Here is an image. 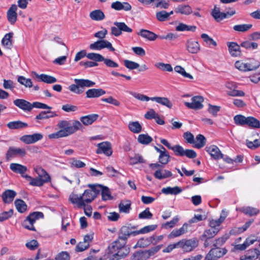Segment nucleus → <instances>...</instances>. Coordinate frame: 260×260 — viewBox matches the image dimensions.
<instances>
[{
    "label": "nucleus",
    "mask_w": 260,
    "mask_h": 260,
    "mask_svg": "<svg viewBox=\"0 0 260 260\" xmlns=\"http://www.w3.org/2000/svg\"><path fill=\"white\" fill-rule=\"evenodd\" d=\"M95 198V193H92V190L86 189L80 196L75 193L70 195L69 200L73 204H76L78 208L85 207L86 203H91Z\"/></svg>",
    "instance_id": "1"
},
{
    "label": "nucleus",
    "mask_w": 260,
    "mask_h": 260,
    "mask_svg": "<svg viewBox=\"0 0 260 260\" xmlns=\"http://www.w3.org/2000/svg\"><path fill=\"white\" fill-rule=\"evenodd\" d=\"M75 84H71L69 86V90L76 94H81L83 91L84 87H92L95 83L88 79H78L74 80Z\"/></svg>",
    "instance_id": "2"
},
{
    "label": "nucleus",
    "mask_w": 260,
    "mask_h": 260,
    "mask_svg": "<svg viewBox=\"0 0 260 260\" xmlns=\"http://www.w3.org/2000/svg\"><path fill=\"white\" fill-rule=\"evenodd\" d=\"M57 126L61 129L55 133L49 135L48 136L49 139H57L70 135L69 132L66 131L68 129V128L70 127L69 121L67 120L60 121L57 124Z\"/></svg>",
    "instance_id": "3"
},
{
    "label": "nucleus",
    "mask_w": 260,
    "mask_h": 260,
    "mask_svg": "<svg viewBox=\"0 0 260 260\" xmlns=\"http://www.w3.org/2000/svg\"><path fill=\"white\" fill-rule=\"evenodd\" d=\"M44 214L41 212H35L29 214L26 219L23 221L22 226L24 228L30 231H36L34 223L36 220L43 218Z\"/></svg>",
    "instance_id": "4"
},
{
    "label": "nucleus",
    "mask_w": 260,
    "mask_h": 260,
    "mask_svg": "<svg viewBox=\"0 0 260 260\" xmlns=\"http://www.w3.org/2000/svg\"><path fill=\"white\" fill-rule=\"evenodd\" d=\"M114 26L111 27V34L115 37L120 36L123 32L131 33L133 29L124 22H115Z\"/></svg>",
    "instance_id": "5"
},
{
    "label": "nucleus",
    "mask_w": 260,
    "mask_h": 260,
    "mask_svg": "<svg viewBox=\"0 0 260 260\" xmlns=\"http://www.w3.org/2000/svg\"><path fill=\"white\" fill-rule=\"evenodd\" d=\"M160 247L159 246H155L147 251H139L134 254V260H146L150 256L157 252Z\"/></svg>",
    "instance_id": "6"
},
{
    "label": "nucleus",
    "mask_w": 260,
    "mask_h": 260,
    "mask_svg": "<svg viewBox=\"0 0 260 260\" xmlns=\"http://www.w3.org/2000/svg\"><path fill=\"white\" fill-rule=\"evenodd\" d=\"M225 248L215 246L210 250L206 255L204 260H216L223 256L226 253Z\"/></svg>",
    "instance_id": "7"
},
{
    "label": "nucleus",
    "mask_w": 260,
    "mask_h": 260,
    "mask_svg": "<svg viewBox=\"0 0 260 260\" xmlns=\"http://www.w3.org/2000/svg\"><path fill=\"white\" fill-rule=\"evenodd\" d=\"M89 48L93 50H101L104 48H108L111 51H114L115 49L112 47L111 43L105 40H100L91 44Z\"/></svg>",
    "instance_id": "8"
},
{
    "label": "nucleus",
    "mask_w": 260,
    "mask_h": 260,
    "mask_svg": "<svg viewBox=\"0 0 260 260\" xmlns=\"http://www.w3.org/2000/svg\"><path fill=\"white\" fill-rule=\"evenodd\" d=\"M203 101L204 98L203 96H195L191 98V102H184V105L189 109L199 110L203 108Z\"/></svg>",
    "instance_id": "9"
},
{
    "label": "nucleus",
    "mask_w": 260,
    "mask_h": 260,
    "mask_svg": "<svg viewBox=\"0 0 260 260\" xmlns=\"http://www.w3.org/2000/svg\"><path fill=\"white\" fill-rule=\"evenodd\" d=\"M26 153V151L24 148L10 147L7 151L6 157L7 160H8L12 158L17 156H24L25 155Z\"/></svg>",
    "instance_id": "10"
},
{
    "label": "nucleus",
    "mask_w": 260,
    "mask_h": 260,
    "mask_svg": "<svg viewBox=\"0 0 260 260\" xmlns=\"http://www.w3.org/2000/svg\"><path fill=\"white\" fill-rule=\"evenodd\" d=\"M98 149L96 153L98 154L104 153L109 156L112 154L111 145L109 142H103L97 145Z\"/></svg>",
    "instance_id": "11"
},
{
    "label": "nucleus",
    "mask_w": 260,
    "mask_h": 260,
    "mask_svg": "<svg viewBox=\"0 0 260 260\" xmlns=\"http://www.w3.org/2000/svg\"><path fill=\"white\" fill-rule=\"evenodd\" d=\"M43 138L42 134L40 133H36L32 135H26L22 136L20 140L27 144H33L39 140H41Z\"/></svg>",
    "instance_id": "12"
},
{
    "label": "nucleus",
    "mask_w": 260,
    "mask_h": 260,
    "mask_svg": "<svg viewBox=\"0 0 260 260\" xmlns=\"http://www.w3.org/2000/svg\"><path fill=\"white\" fill-rule=\"evenodd\" d=\"M235 13V11H232L231 13L227 12L226 13L221 12L219 8L215 6L214 9L212 11L211 15L217 22H219L226 18L228 15L231 16Z\"/></svg>",
    "instance_id": "13"
},
{
    "label": "nucleus",
    "mask_w": 260,
    "mask_h": 260,
    "mask_svg": "<svg viewBox=\"0 0 260 260\" xmlns=\"http://www.w3.org/2000/svg\"><path fill=\"white\" fill-rule=\"evenodd\" d=\"M13 103L24 111L30 112L32 109V104L23 99H16L13 101Z\"/></svg>",
    "instance_id": "14"
},
{
    "label": "nucleus",
    "mask_w": 260,
    "mask_h": 260,
    "mask_svg": "<svg viewBox=\"0 0 260 260\" xmlns=\"http://www.w3.org/2000/svg\"><path fill=\"white\" fill-rule=\"evenodd\" d=\"M17 6L15 4L11 5L7 12V17L8 20L11 24H14L17 19Z\"/></svg>",
    "instance_id": "15"
},
{
    "label": "nucleus",
    "mask_w": 260,
    "mask_h": 260,
    "mask_svg": "<svg viewBox=\"0 0 260 260\" xmlns=\"http://www.w3.org/2000/svg\"><path fill=\"white\" fill-rule=\"evenodd\" d=\"M206 150L210 154L211 156L214 159H219L223 158L222 154L217 146L216 145H211L206 147Z\"/></svg>",
    "instance_id": "16"
},
{
    "label": "nucleus",
    "mask_w": 260,
    "mask_h": 260,
    "mask_svg": "<svg viewBox=\"0 0 260 260\" xmlns=\"http://www.w3.org/2000/svg\"><path fill=\"white\" fill-rule=\"evenodd\" d=\"M188 227V224L187 223H184L180 229L173 230L172 232L168 235V238L173 239L183 235L187 232Z\"/></svg>",
    "instance_id": "17"
},
{
    "label": "nucleus",
    "mask_w": 260,
    "mask_h": 260,
    "mask_svg": "<svg viewBox=\"0 0 260 260\" xmlns=\"http://www.w3.org/2000/svg\"><path fill=\"white\" fill-rule=\"evenodd\" d=\"M187 51L191 53H197L200 50V45L198 42L188 40L186 43Z\"/></svg>",
    "instance_id": "18"
},
{
    "label": "nucleus",
    "mask_w": 260,
    "mask_h": 260,
    "mask_svg": "<svg viewBox=\"0 0 260 260\" xmlns=\"http://www.w3.org/2000/svg\"><path fill=\"white\" fill-rule=\"evenodd\" d=\"M118 245H109L106 249L104 255V259H109V260H114V258L116 257V255L118 250Z\"/></svg>",
    "instance_id": "19"
},
{
    "label": "nucleus",
    "mask_w": 260,
    "mask_h": 260,
    "mask_svg": "<svg viewBox=\"0 0 260 260\" xmlns=\"http://www.w3.org/2000/svg\"><path fill=\"white\" fill-rule=\"evenodd\" d=\"M111 7L117 11L124 10L125 11H128L131 10L132 9L131 5L128 3H121L119 1L112 3Z\"/></svg>",
    "instance_id": "20"
},
{
    "label": "nucleus",
    "mask_w": 260,
    "mask_h": 260,
    "mask_svg": "<svg viewBox=\"0 0 260 260\" xmlns=\"http://www.w3.org/2000/svg\"><path fill=\"white\" fill-rule=\"evenodd\" d=\"M16 196V192L11 189H7L2 194V198L5 203H11Z\"/></svg>",
    "instance_id": "21"
},
{
    "label": "nucleus",
    "mask_w": 260,
    "mask_h": 260,
    "mask_svg": "<svg viewBox=\"0 0 260 260\" xmlns=\"http://www.w3.org/2000/svg\"><path fill=\"white\" fill-rule=\"evenodd\" d=\"M106 93V91L101 89L92 88L87 90L86 92L87 98H96L100 97Z\"/></svg>",
    "instance_id": "22"
},
{
    "label": "nucleus",
    "mask_w": 260,
    "mask_h": 260,
    "mask_svg": "<svg viewBox=\"0 0 260 260\" xmlns=\"http://www.w3.org/2000/svg\"><path fill=\"white\" fill-rule=\"evenodd\" d=\"M118 250L116 254L117 257L114 258V260H119L122 257L126 255L129 252V248L127 245H118Z\"/></svg>",
    "instance_id": "23"
},
{
    "label": "nucleus",
    "mask_w": 260,
    "mask_h": 260,
    "mask_svg": "<svg viewBox=\"0 0 260 260\" xmlns=\"http://www.w3.org/2000/svg\"><path fill=\"white\" fill-rule=\"evenodd\" d=\"M260 254L259 251L257 249H250L247 251L244 256L240 257V260H252L258 257Z\"/></svg>",
    "instance_id": "24"
},
{
    "label": "nucleus",
    "mask_w": 260,
    "mask_h": 260,
    "mask_svg": "<svg viewBox=\"0 0 260 260\" xmlns=\"http://www.w3.org/2000/svg\"><path fill=\"white\" fill-rule=\"evenodd\" d=\"M219 232V230H215L213 229H209L206 230L203 235H202L200 237V240L202 242H207L208 239L212 238L214 237Z\"/></svg>",
    "instance_id": "25"
},
{
    "label": "nucleus",
    "mask_w": 260,
    "mask_h": 260,
    "mask_svg": "<svg viewBox=\"0 0 260 260\" xmlns=\"http://www.w3.org/2000/svg\"><path fill=\"white\" fill-rule=\"evenodd\" d=\"M35 171L38 175L37 177H38L40 179L44 181V183L50 181V177L49 175L42 168L37 167L35 169Z\"/></svg>",
    "instance_id": "26"
},
{
    "label": "nucleus",
    "mask_w": 260,
    "mask_h": 260,
    "mask_svg": "<svg viewBox=\"0 0 260 260\" xmlns=\"http://www.w3.org/2000/svg\"><path fill=\"white\" fill-rule=\"evenodd\" d=\"M99 115L95 114H89L80 117L81 122L85 125H89L94 122L98 118Z\"/></svg>",
    "instance_id": "27"
},
{
    "label": "nucleus",
    "mask_w": 260,
    "mask_h": 260,
    "mask_svg": "<svg viewBox=\"0 0 260 260\" xmlns=\"http://www.w3.org/2000/svg\"><path fill=\"white\" fill-rule=\"evenodd\" d=\"M33 73L37 78H39L41 81L45 83L52 84L57 82V79L53 76L44 74L39 75L36 72H34Z\"/></svg>",
    "instance_id": "28"
},
{
    "label": "nucleus",
    "mask_w": 260,
    "mask_h": 260,
    "mask_svg": "<svg viewBox=\"0 0 260 260\" xmlns=\"http://www.w3.org/2000/svg\"><path fill=\"white\" fill-rule=\"evenodd\" d=\"M13 32L6 34L2 40V46L7 49H11L13 44Z\"/></svg>",
    "instance_id": "29"
},
{
    "label": "nucleus",
    "mask_w": 260,
    "mask_h": 260,
    "mask_svg": "<svg viewBox=\"0 0 260 260\" xmlns=\"http://www.w3.org/2000/svg\"><path fill=\"white\" fill-rule=\"evenodd\" d=\"M10 169L14 173L21 175L24 174L27 171L26 166L17 163H12L10 165Z\"/></svg>",
    "instance_id": "30"
},
{
    "label": "nucleus",
    "mask_w": 260,
    "mask_h": 260,
    "mask_svg": "<svg viewBox=\"0 0 260 260\" xmlns=\"http://www.w3.org/2000/svg\"><path fill=\"white\" fill-rule=\"evenodd\" d=\"M89 17L93 20L99 21L104 20L105 15L101 10L98 9L91 11L89 14Z\"/></svg>",
    "instance_id": "31"
},
{
    "label": "nucleus",
    "mask_w": 260,
    "mask_h": 260,
    "mask_svg": "<svg viewBox=\"0 0 260 260\" xmlns=\"http://www.w3.org/2000/svg\"><path fill=\"white\" fill-rule=\"evenodd\" d=\"M229 50L230 54L233 56H239L241 55L240 46L235 42L228 43Z\"/></svg>",
    "instance_id": "32"
},
{
    "label": "nucleus",
    "mask_w": 260,
    "mask_h": 260,
    "mask_svg": "<svg viewBox=\"0 0 260 260\" xmlns=\"http://www.w3.org/2000/svg\"><path fill=\"white\" fill-rule=\"evenodd\" d=\"M239 210L249 216H255L259 212L258 209L249 206L241 207L239 209Z\"/></svg>",
    "instance_id": "33"
},
{
    "label": "nucleus",
    "mask_w": 260,
    "mask_h": 260,
    "mask_svg": "<svg viewBox=\"0 0 260 260\" xmlns=\"http://www.w3.org/2000/svg\"><path fill=\"white\" fill-rule=\"evenodd\" d=\"M151 101H155L156 103L163 106H165L169 108H171L173 106L172 103L169 101V100L165 97H152L151 98Z\"/></svg>",
    "instance_id": "34"
},
{
    "label": "nucleus",
    "mask_w": 260,
    "mask_h": 260,
    "mask_svg": "<svg viewBox=\"0 0 260 260\" xmlns=\"http://www.w3.org/2000/svg\"><path fill=\"white\" fill-rule=\"evenodd\" d=\"M137 34L150 41H154L157 37V36L153 32L144 29L140 30Z\"/></svg>",
    "instance_id": "35"
},
{
    "label": "nucleus",
    "mask_w": 260,
    "mask_h": 260,
    "mask_svg": "<svg viewBox=\"0 0 260 260\" xmlns=\"http://www.w3.org/2000/svg\"><path fill=\"white\" fill-rule=\"evenodd\" d=\"M7 125L10 129H15L26 127L28 126V124L21 121H14L8 123Z\"/></svg>",
    "instance_id": "36"
},
{
    "label": "nucleus",
    "mask_w": 260,
    "mask_h": 260,
    "mask_svg": "<svg viewBox=\"0 0 260 260\" xmlns=\"http://www.w3.org/2000/svg\"><path fill=\"white\" fill-rule=\"evenodd\" d=\"M175 12L177 13L187 15L192 13V9L188 5H180L175 9Z\"/></svg>",
    "instance_id": "37"
},
{
    "label": "nucleus",
    "mask_w": 260,
    "mask_h": 260,
    "mask_svg": "<svg viewBox=\"0 0 260 260\" xmlns=\"http://www.w3.org/2000/svg\"><path fill=\"white\" fill-rule=\"evenodd\" d=\"M129 237V227L123 226L120 230L118 234V238L124 242H126L127 238Z\"/></svg>",
    "instance_id": "38"
},
{
    "label": "nucleus",
    "mask_w": 260,
    "mask_h": 260,
    "mask_svg": "<svg viewBox=\"0 0 260 260\" xmlns=\"http://www.w3.org/2000/svg\"><path fill=\"white\" fill-rule=\"evenodd\" d=\"M172 175V173L171 172L166 170H158L154 174V177L160 180L171 177Z\"/></svg>",
    "instance_id": "39"
},
{
    "label": "nucleus",
    "mask_w": 260,
    "mask_h": 260,
    "mask_svg": "<svg viewBox=\"0 0 260 260\" xmlns=\"http://www.w3.org/2000/svg\"><path fill=\"white\" fill-rule=\"evenodd\" d=\"M128 127L135 134H138L142 131V126L138 121H130L128 124Z\"/></svg>",
    "instance_id": "40"
},
{
    "label": "nucleus",
    "mask_w": 260,
    "mask_h": 260,
    "mask_svg": "<svg viewBox=\"0 0 260 260\" xmlns=\"http://www.w3.org/2000/svg\"><path fill=\"white\" fill-rule=\"evenodd\" d=\"M162 149H163V152H161V154H159V162L161 165H166L169 161V158L170 156L169 154V153L166 151L165 147L162 146H160Z\"/></svg>",
    "instance_id": "41"
},
{
    "label": "nucleus",
    "mask_w": 260,
    "mask_h": 260,
    "mask_svg": "<svg viewBox=\"0 0 260 260\" xmlns=\"http://www.w3.org/2000/svg\"><path fill=\"white\" fill-rule=\"evenodd\" d=\"M182 189L178 186L174 187H167L161 189V192L166 194L176 195L180 193Z\"/></svg>",
    "instance_id": "42"
},
{
    "label": "nucleus",
    "mask_w": 260,
    "mask_h": 260,
    "mask_svg": "<svg viewBox=\"0 0 260 260\" xmlns=\"http://www.w3.org/2000/svg\"><path fill=\"white\" fill-rule=\"evenodd\" d=\"M194 140L195 143H194V145L193 147L196 148L200 149L203 147L206 144V138L201 134L197 135Z\"/></svg>",
    "instance_id": "43"
},
{
    "label": "nucleus",
    "mask_w": 260,
    "mask_h": 260,
    "mask_svg": "<svg viewBox=\"0 0 260 260\" xmlns=\"http://www.w3.org/2000/svg\"><path fill=\"white\" fill-rule=\"evenodd\" d=\"M246 125L252 128H257L260 127V122L256 118L249 116L247 117Z\"/></svg>",
    "instance_id": "44"
},
{
    "label": "nucleus",
    "mask_w": 260,
    "mask_h": 260,
    "mask_svg": "<svg viewBox=\"0 0 260 260\" xmlns=\"http://www.w3.org/2000/svg\"><path fill=\"white\" fill-rule=\"evenodd\" d=\"M131 202L128 200L121 201L118 206L120 212L125 213H128L131 209Z\"/></svg>",
    "instance_id": "45"
},
{
    "label": "nucleus",
    "mask_w": 260,
    "mask_h": 260,
    "mask_svg": "<svg viewBox=\"0 0 260 260\" xmlns=\"http://www.w3.org/2000/svg\"><path fill=\"white\" fill-rule=\"evenodd\" d=\"M196 26L194 25H188L185 24L180 23L176 27V30L179 31H191L194 32L196 30Z\"/></svg>",
    "instance_id": "46"
},
{
    "label": "nucleus",
    "mask_w": 260,
    "mask_h": 260,
    "mask_svg": "<svg viewBox=\"0 0 260 260\" xmlns=\"http://www.w3.org/2000/svg\"><path fill=\"white\" fill-rule=\"evenodd\" d=\"M83 126L82 123L78 121V120H74L73 122V125L71 126L70 127L68 128V130L66 131L67 132H70L69 133L70 134V135L75 133L79 129H82Z\"/></svg>",
    "instance_id": "47"
},
{
    "label": "nucleus",
    "mask_w": 260,
    "mask_h": 260,
    "mask_svg": "<svg viewBox=\"0 0 260 260\" xmlns=\"http://www.w3.org/2000/svg\"><path fill=\"white\" fill-rule=\"evenodd\" d=\"M14 203L16 208L19 212L23 213L26 210L27 205L22 200L17 199L15 200Z\"/></svg>",
    "instance_id": "48"
},
{
    "label": "nucleus",
    "mask_w": 260,
    "mask_h": 260,
    "mask_svg": "<svg viewBox=\"0 0 260 260\" xmlns=\"http://www.w3.org/2000/svg\"><path fill=\"white\" fill-rule=\"evenodd\" d=\"M174 70L176 72L182 75L184 78H188L190 80L193 79V76L190 74L186 73L184 68L180 66H176L174 68Z\"/></svg>",
    "instance_id": "49"
},
{
    "label": "nucleus",
    "mask_w": 260,
    "mask_h": 260,
    "mask_svg": "<svg viewBox=\"0 0 260 260\" xmlns=\"http://www.w3.org/2000/svg\"><path fill=\"white\" fill-rule=\"evenodd\" d=\"M138 141L144 145H148L152 141V138L147 134H141L138 137Z\"/></svg>",
    "instance_id": "50"
},
{
    "label": "nucleus",
    "mask_w": 260,
    "mask_h": 260,
    "mask_svg": "<svg viewBox=\"0 0 260 260\" xmlns=\"http://www.w3.org/2000/svg\"><path fill=\"white\" fill-rule=\"evenodd\" d=\"M252 26L251 24H242L235 25L233 27L234 30L240 32H245L250 29Z\"/></svg>",
    "instance_id": "51"
},
{
    "label": "nucleus",
    "mask_w": 260,
    "mask_h": 260,
    "mask_svg": "<svg viewBox=\"0 0 260 260\" xmlns=\"http://www.w3.org/2000/svg\"><path fill=\"white\" fill-rule=\"evenodd\" d=\"M155 67L158 69L161 70L163 71L172 72L173 71V68L169 63H164L162 62H157L155 64Z\"/></svg>",
    "instance_id": "52"
},
{
    "label": "nucleus",
    "mask_w": 260,
    "mask_h": 260,
    "mask_svg": "<svg viewBox=\"0 0 260 260\" xmlns=\"http://www.w3.org/2000/svg\"><path fill=\"white\" fill-rule=\"evenodd\" d=\"M235 66L240 71L243 72L249 71L248 62H245L242 61H237L235 63Z\"/></svg>",
    "instance_id": "53"
},
{
    "label": "nucleus",
    "mask_w": 260,
    "mask_h": 260,
    "mask_svg": "<svg viewBox=\"0 0 260 260\" xmlns=\"http://www.w3.org/2000/svg\"><path fill=\"white\" fill-rule=\"evenodd\" d=\"M144 162H145V159L139 154H136L130 158V164L133 165Z\"/></svg>",
    "instance_id": "54"
},
{
    "label": "nucleus",
    "mask_w": 260,
    "mask_h": 260,
    "mask_svg": "<svg viewBox=\"0 0 260 260\" xmlns=\"http://www.w3.org/2000/svg\"><path fill=\"white\" fill-rule=\"evenodd\" d=\"M18 82L25 87H31L32 83L30 79H27L23 76H19L17 79Z\"/></svg>",
    "instance_id": "55"
},
{
    "label": "nucleus",
    "mask_w": 260,
    "mask_h": 260,
    "mask_svg": "<svg viewBox=\"0 0 260 260\" xmlns=\"http://www.w3.org/2000/svg\"><path fill=\"white\" fill-rule=\"evenodd\" d=\"M86 57L91 60L96 61H103L104 57L101 54L95 53H89L86 55Z\"/></svg>",
    "instance_id": "56"
},
{
    "label": "nucleus",
    "mask_w": 260,
    "mask_h": 260,
    "mask_svg": "<svg viewBox=\"0 0 260 260\" xmlns=\"http://www.w3.org/2000/svg\"><path fill=\"white\" fill-rule=\"evenodd\" d=\"M234 120L237 125H244L246 123L247 117L242 115H237L234 117Z\"/></svg>",
    "instance_id": "57"
},
{
    "label": "nucleus",
    "mask_w": 260,
    "mask_h": 260,
    "mask_svg": "<svg viewBox=\"0 0 260 260\" xmlns=\"http://www.w3.org/2000/svg\"><path fill=\"white\" fill-rule=\"evenodd\" d=\"M179 220V218L178 216L174 217L172 220L168 221L162 225V226L165 229L172 228L174 227Z\"/></svg>",
    "instance_id": "58"
},
{
    "label": "nucleus",
    "mask_w": 260,
    "mask_h": 260,
    "mask_svg": "<svg viewBox=\"0 0 260 260\" xmlns=\"http://www.w3.org/2000/svg\"><path fill=\"white\" fill-rule=\"evenodd\" d=\"M173 150L175 154L177 156H183L184 154L185 149L179 145H176L172 146L171 149Z\"/></svg>",
    "instance_id": "59"
},
{
    "label": "nucleus",
    "mask_w": 260,
    "mask_h": 260,
    "mask_svg": "<svg viewBox=\"0 0 260 260\" xmlns=\"http://www.w3.org/2000/svg\"><path fill=\"white\" fill-rule=\"evenodd\" d=\"M201 37L208 45H213L214 46H216L217 45L216 42L207 34H202Z\"/></svg>",
    "instance_id": "60"
},
{
    "label": "nucleus",
    "mask_w": 260,
    "mask_h": 260,
    "mask_svg": "<svg viewBox=\"0 0 260 260\" xmlns=\"http://www.w3.org/2000/svg\"><path fill=\"white\" fill-rule=\"evenodd\" d=\"M246 144L249 148L255 149L260 146V139H255L253 142L246 140Z\"/></svg>",
    "instance_id": "61"
},
{
    "label": "nucleus",
    "mask_w": 260,
    "mask_h": 260,
    "mask_svg": "<svg viewBox=\"0 0 260 260\" xmlns=\"http://www.w3.org/2000/svg\"><path fill=\"white\" fill-rule=\"evenodd\" d=\"M123 62L125 67L129 70L136 69L140 66L139 63L129 60L125 59Z\"/></svg>",
    "instance_id": "62"
},
{
    "label": "nucleus",
    "mask_w": 260,
    "mask_h": 260,
    "mask_svg": "<svg viewBox=\"0 0 260 260\" xmlns=\"http://www.w3.org/2000/svg\"><path fill=\"white\" fill-rule=\"evenodd\" d=\"M101 194L102 197V199L104 201L111 200L112 198L109 188L106 186H104L101 191Z\"/></svg>",
    "instance_id": "63"
},
{
    "label": "nucleus",
    "mask_w": 260,
    "mask_h": 260,
    "mask_svg": "<svg viewBox=\"0 0 260 260\" xmlns=\"http://www.w3.org/2000/svg\"><path fill=\"white\" fill-rule=\"evenodd\" d=\"M70 254L66 251H61L58 253L55 257V260H70Z\"/></svg>",
    "instance_id": "64"
}]
</instances>
